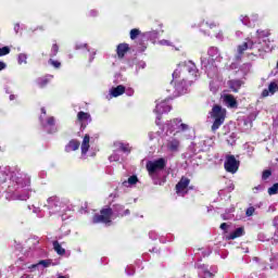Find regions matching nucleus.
Here are the masks:
<instances>
[{"instance_id": "obj_1", "label": "nucleus", "mask_w": 278, "mask_h": 278, "mask_svg": "<svg viewBox=\"0 0 278 278\" xmlns=\"http://www.w3.org/2000/svg\"><path fill=\"white\" fill-rule=\"evenodd\" d=\"M11 182L16 186V188H13L12 185L8 187V192H13L11 195L12 201H27L31 194L36 193V190L29 188L31 186V178L27 174L12 176Z\"/></svg>"}, {"instance_id": "obj_2", "label": "nucleus", "mask_w": 278, "mask_h": 278, "mask_svg": "<svg viewBox=\"0 0 278 278\" xmlns=\"http://www.w3.org/2000/svg\"><path fill=\"white\" fill-rule=\"evenodd\" d=\"M125 206L121 204L113 205V208L108 206L100 211V215L96 214L92 218V223L94 225L99 223H103L104 225H108V223H112V216H129L130 212L129 208L125 210Z\"/></svg>"}, {"instance_id": "obj_3", "label": "nucleus", "mask_w": 278, "mask_h": 278, "mask_svg": "<svg viewBox=\"0 0 278 278\" xmlns=\"http://www.w3.org/2000/svg\"><path fill=\"white\" fill-rule=\"evenodd\" d=\"M208 59L207 58H201V66L202 70L205 71L207 77H216L218 74V67L214 62H220V51H218V48L211 47L207 51Z\"/></svg>"}, {"instance_id": "obj_4", "label": "nucleus", "mask_w": 278, "mask_h": 278, "mask_svg": "<svg viewBox=\"0 0 278 278\" xmlns=\"http://www.w3.org/2000/svg\"><path fill=\"white\" fill-rule=\"evenodd\" d=\"M146 168L155 186L166 184V178L160 177V173L166 168V159L161 157L154 161H148Z\"/></svg>"}, {"instance_id": "obj_5", "label": "nucleus", "mask_w": 278, "mask_h": 278, "mask_svg": "<svg viewBox=\"0 0 278 278\" xmlns=\"http://www.w3.org/2000/svg\"><path fill=\"white\" fill-rule=\"evenodd\" d=\"M225 118H227V110L215 104L208 113V121L212 123L211 131H213V134H216L225 124Z\"/></svg>"}, {"instance_id": "obj_6", "label": "nucleus", "mask_w": 278, "mask_h": 278, "mask_svg": "<svg viewBox=\"0 0 278 278\" xmlns=\"http://www.w3.org/2000/svg\"><path fill=\"white\" fill-rule=\"evenodd\" d=\"M47 203V207L48 210H50V214L66 212V210L68 208V200H61L56 195L48 198Z\"/></svg>"}, {"instance_id": "obj_7", "label": "nucleus", "mask_w": 278, "mask_h": 278, "mask_svg": "<svg viewBox=\"0 0 278 278\" xmlns=\"http://www.w3.org/2000/svg\"><path fill=\"white\" fill-rule=\"evenodd\" d=\"M181 75V70L177 68L174 71L172 74L173 80H172V86H174V91L173 94L174 97H179V94H186L188 92V84H186V80H177L179 79V76Z\"/></svg>"}, {"instance_id": "obj_8", "label": "nucleus", "mask_w": 278, "mask_h": 278, "mask_svg": "<svg viewBox=\"0 0 278 278\" xmlns=\"http://www.w3.org/2000/svg\"><path fill=\"white\" fill-rule=\"evenodd\" d=\"M188 129H190V126L181 123V118H174L163 126V131H165L166 136H168V134H173L174 131L177 134H179V131H188Z\"/></svg>"}, {"instance_id": "obj_9", "label": "nucleus", "mask_w": 278, "mask_h": 278, "mask_svg": "<svg viewBox=\"0 0 278 278\" xmlns=\"http://www.w3.org/2000/svg\"><path fill=\"white\" fill-rule=\"evenodd\" d=\"M168 99H165L161 102H156V106L154 109V114H156V125H160V121H162V114H166L173 110L170 104H168Z\"/></svg>"}, {"instance_id": "obj_10", "label": "nucleus", "mask_w": 278, "mask_h": 278, "mask_svg": "<svg viewBox=\"0 0 278 278\" xmlns=\"http://www.w3.org/2000/svg\"><path fill=\"white\" fill-rule=\"evenodd\" d=\"M198 270H199V277L200 278H214V275L218 271V267L212 266L208 268L207 265H201L195 264Z\"/></svg>"}, {"instance_id": "obj_11", "label": "nucleus", "mask_w": 278, "mask_h": 278, "mask_svg": "<svg viewBox=\"0 0 278 278\" xmlns=\"http://www.w3.org/2000/svg\"><path fill=\"white\" fill-rule=\"evenodd\" d=\"M224 168L227 173L235 175V173H238V169L240 168V161L236 160V156L233 155H227Z\"/></svg>"}, {"instance_id": "obj_12", "label": "nucleus", "mask_w": 278, "mask_h": 278, "mask_svg": "<svg viewBox=\"0 0 278 278\" xmlns=\"http://www.w3.org/2000/svg\"><path fill=\"white\" fill-rule=\"evenodd\" d=\"M41 127L47 131L48 134H55L58 131V128H55V117L50 116L45 119L42 115L39 117Z\"/></svg>"}, {"instance_id": "obj_13", "label": "nucleus", "mask_w": 278, "mask_h": 278, "mask_svg": "<svg viewBox=\"0 0 278 278\" xmlns=\"http://www.w3.org/2000/svg\"><path fill=\"white\" fill-rule=\"evenodd\" d=\"M188 186H190V180L186 177H182L176 185L177 194L180 197H186V194H188Z\"/></svg>"}, {"instance_id": "obj_14", "label": "nucleus", "mask_w": 278, "mask_h": 278, "mask_svg": "<svg viewBox=\"0 0 278 278\" xmlns=\"http://www.w3.org/2000/svg\"><path fill=\"white\" fill-rule=\"evenodd\" d=\"M77 118L80 123V129H86V127H88V124L92 123V116H90V113H86L84 111L78 112Z\"/></svg>"}, {"instance_id": "obj_15", "label": "nucleus", "mask_w": 278, "mask_h": 278, "mask_svg": "<svg viewBox=\"0 0 278 278\" xmlns=\"http://www.w3.org/2000/svg\"><path fill=\"white\" fill-rule=\"evenodd\" d=\"M179 66H181L184 71H187L189 75H192V77H197V75H199V70L197 68V65L192 61H186Z\"/></svg>"}, {"instance_id": "obj_16", "label": "nucleus", "mask_w": 278, "mask_h": 278, "mask_svg": "<svg viewBox=\"0 0 278 278\" xmlns=\"http://www.w3.org/2000/svg\"><path fill=\"white\" fill-rule=\"evenodd\" d=\"M179 139L169 138L166 143L167 151H170L172 153L179 151Z\"/></svg>"}, {"instance_id": "obj_17", "label": "nucleus", "mask_w": 278, "mask_h": 278, "mask_svg": "<svg viewBox=\"0 0 278 278\" xmlns=\"http://www.w3.org/2000/svg\"><path fill=\"white\" fill-rule=\"evenodd\" d=\"M224 103L227 108L237 109L238 108V101L236 98L231 94H226L224 97Z\"/></svg>"}, {"instance_id": "obj_18", "label": "nucleus", "mask_w": 278, "mask_h": 278, "mask_svg": "<svg viewBox=\"0 0 278 278\" xmlns=\"http://www.w3.org/2000/svg\"><path fill=\"white\" fill-rule=\"evenodd\" d=\"M255 45H257V41L248 40L247 42L238 47V53L242 55V53H244L247 49H255Z\"/></svg>"}, {"instance_id": "obj_19", "label": "nucleus", "mask_w": 278, "mask_h": 278, "mask_svg": "<svg viewBox=\"0 0 278 278\" xmlns=\"http://www.w3.org/2000/svg\"><path fill=\"white\" fill-rule=\"evenodd\" d=\"M275 92H278V85L277 83L273 81L268 85V89L263 90L262 96L268 97V94H275Z\"/></svg>"}, {"instance_id": "obj_20", "label": "nucleus", "mask_w": 278, "mask_h": 278, "mask_svg": "<svg viewBox=\"0 0 278 278\" xmlns=\"http://www.w3.org/2000/svg\"><path fill=\"white\" fill-rule=\"evenodd\" d=\"M198 144L202 151H207V149H210V147H212L214 144V139L205 138V139L200 140V142Z\"/></svg>"}, {"instance_id": "obj_21", "label": "nucleus", "mask_w": 278, "mask_h": 278, "mask_svg": "<svg viewBox=\"0 0 278 278\" xmlns=\"http://www.w3.org/2000/svg\"><path fill=\"white\" fill-rule=\"evenodd\" d=\"M80 149H81L83 155H86V153H88V151L90 149V135L84 136Z\"/></svg>"}, {"instance_id": "obj_22", "label": "nucleus", "mask_w": 278, "mask_h": 278, "mask_svg": "<svg viewBox=\"0 0 278 278\" xmlns=\"http://www.w3.org/2000/svg\"><path fill=\"white\" fill-rule=\"evenodd\" d=\"M211 79H215V80H212L210 83V90L211 92L216 94V92H218V88H220V80L218 79V74L214 77H211Z\"/></svg>"}, {"instance_id": "obj_23", "label": "nucleus", "mask_w": 278, "mask_h": 278, "mask_svg": "<svg viewBox=\"0 0 278 278\" xmlns=\"http://www.w3.org/2000/svg\"><path fill=\"white\" fill-rule=\"evenodd\" d=\"M121 94H125V86L123 85H118L110 90V99H112V97H121Z\"/></svg>"}, {"instance_id": "obj_24", "label": "nucleus", "mask_w": 278, "mask_h": 278, "mask_svg": "<svg viewBox=\"0 0 278 278\" xmlns=\"http://www.w3.org/2000/svg\"><path fill=\"white\" fill-rule=\"evenodd\" d=\"M115 149L117 151H122L123 153H131V148L129 147V143H123L121 141H116L114 143Z\"/></svg>"}, {"instance_id": "obj_25", "label": "nucleus", "mask_w": 278, "mask_h": 278, "mask_svg": "<svg viewBox=\"0 0 278 278\" xmlns=\"http://www.w3.org/2000/svg\"><path fill=\"white\" fill-rule=\"evenodd\" d=\"M12 178V172L10 167H5L3 170L0 172V184H5L8 179Z\"/></svg>"}, {"instance_id": "obj_26", "label": "nucleus", "mask_w": 278, "mask_h": 278, "mask_svg": "<svg viewBox=\"0 0 278 278\" xmlns=\"http://www.w3.org/2000/svg\"><path fill=\"white\" fill-rule=\"evenodd\" d=\"M117 55L118 58H125V54L129 51V45L127 43H119L117 46Z\"/></svg>"}, {"instance_id": "obj_27", "label": "nucleus", "mask_w": 278, "mask_h": 278, "mask_svg": "<svg viewBox=\"0 0 278 278\" xmlns=\"http://www.w3.org/2000/svg\"><path fill=\"white\" fill-rule=\"evenodd\" d=\"M79 146H80L79 141H77V140H71V141L68 142V144L65 147V151H66L67 153H71V151H77V149H79Z\"/></svg>"}, {"instance_id": "obj_28", "label": "nucleus", "mask_w": 278, "mask_h": 278, "mask_svg": "<svg viewBox=\"0 0 278 278\" xmlns=\"http://www.w3.org/2000/svg\"><path fill=\"white\" fill-rule=\"evenodd\" d=\"M236 212V206H230L226 210L225 214H222L223 220H231L233 218V213Z\"/></svg>"}, {"instance_id": "obj_29", "label": "nucleus", "mask_w": 278, "mask_h": 278, "mask_svg": "<svg viewBox=\"0 0 278 278\" xmlns=\"http://www.w3.org/2000/svg\"><path fill=\"white\" fill-rule=\"evenodd\" d=\"M241 236H244V228L242 227L237 228L233 232H231L228 240H236V238H241Z\"/></svg>"}, {"instance_id": "obj_30", "label": "nucleus", "mask_w": 278, "mask_h": 278, "mask_svg": "<svg viewBox=\"0 0 278 278\" xmlns=\"http://www.w3.org/2000/svg\"><path fill=\"white\" fill-rule=\"evenodd\" d=\"M40 266H42L43 268H49V266H51V261H47V260L40 261L37 264H33L29 268L30 270H34L36 268H40Z\"/></svg>"}, {"instance_id": "obj_31", "label": "nucleus", "mask_w": 278, "mask_h": 278, "mask_svg": "<svg viewBox=\"0 0 278 278\" xmlns=\"http://www.w3.org/2000/svg\"><path fill=\"white\" fill-rule=\"evenodd\" d=\"M229 87L233 92H238L242 88V80H230Z\"/></svg>"}, {"instance_id": "obj_32", "label": "nucleus", "mask_w": 278, "mask_h": 278, "mask_svg": "<svg viewBox=\"0 0 278 278\" xmlns=\"http://www.w3.org/2000/svg\"><path fill=\"white\" fill-rule=\"evenodd\" d=\"M50 79H53V76L48 75L46 77L38 78L37 85L39 86V88H45V86H47V84H49Z\"/></svg>"}, {"instance_id": "obj_33", "label": "nucleus", "mask_w": 278, "mask_h": 278, "mask_svg": "<svg viewBox=\"0 0 278 278\" xmlns=\"http://www.w3.org/2000/svg\"><path fill=\"white\" fill-rule=\"evenodd\" d=\"M160 36V33L157 30L147 31L143 34V38H147L148 40H157Z\"/></svg>"}, {"instance_id": "obj_34", "label": "nucleus", "mask_w": 278, "mask_h": 278, "mask_svg": "<svg viewBox=\"0 0 278 278\" xmlns=\"http://www.w3.org/2000/svg\"><path fill=\"white\" fill-rule=\"evenodd\" d=\"M137 181H138V176L132 175V176H130V177L128 178V180H125V181L123 182V186H124L125 188H129V186H136Z\"/></svg>"}, {"instance_id": "obj_35", "label": "nucleus", "mask_w": 278, "mask_h": 278, "mask_svg": "<svg viewBox=\"0 0 278 278\" xmlns=\"http://www.w3.org/2000/svg\"><path fill=\"white\" fill-rule=\"evenodd\" d=\"M52 244H53V249H54L55 253H58V255H64L66 253V250L64 248H62L60 242L53 241Z\"/></svg>"}, {"instance_id": "obj_36", "label": "nucleus", "mask_w": 278, "mask_h": 278, "mask_svg": "<svg viewBox=\"0 0 278 278\" xmlns=\"http://www.w3.org/2000/svg\"><path fill=\"white\" fill-rule=\"evenodd\" d=\"M109 160L110 162H118V160H121V150H118V148H115L113 154L110 155Z\"/></svg>"}, {"instance_id": "obj_37", "label": "nucleus", "mask_w": 278, "mask_h": 278, "mask_svg": "<svg viewBox=\"0 0 278 278\" xmlns=\"http://www.w3.org/2000/svg\"><path fill=\"white\" fill-rule=\"evenodd\" d=\"M17 64H27V54L20 53L17 55Z\"/></svg>"}, {"instance_id": "obj_38", "label": "nucleus", "mask_w": 278, "mask_h": 278, "mask_svg": "<svg viewBox=\"0 0 278 278\" xmlns=\"http://www.w3.org/2000/svg\"><path fill=\"white\" fill-rule=\"evenodd\" d=\"M60 51V47H58V43H54L52 46L51 52H50V58H55L58 55V52Z\"/></svg>"}, {"instance_id": "obj_39", "label": "nucleus", "mask_w": 278, "mask_h": 278, "mask_svg": "<svg viewBox=\"0 0 278 278\" xmlns=\"http://www.w3.org/2000/svg\"><path fill=\"white\" fill-rule=\"evenodd\" d=\"M138 36H140V29L134 28L130 30V39L131 40H136V38H138Z\"/></svg>"}, {"instance_id": "obj_40", "label": "nucleus", "mask_w": 278, "mask_h": 278, "mask_svg": "<svg viewBox=\"0 0 278 278\" xmlns=\"http://www.w3.org/2000/svg\"><path fill=\"white\" fill-rule=\"evenodd\" d=\"M10 53V47L5 46L0 48V58H3V55H9Z\"/></svg>"}, {"instance_id": "obj_41", "label": "nucleus", "mask_w": 278, "mask_h": 278, "mask_svg": "<svg viewBox=\"0 0 278 278\" xmlns=\"http://www.w3.org/2000/svg\"><path fill=\"white\" fill-rule=\"evenodd\" d=\"M278 192V184L273 185L269 189H268V194L273 195V194H277Z\"/></svg>"}, {"instance_id": "obj_42", "label": "nucleus", "mask_w": 278, "mask_h": 278, "mask_svg": "<svg viewBox=\"0 0 278 278\" xmlns=\"http://www.w3.org/2000/svg\"><path fill=\"white\" fill-rule=\"evenodd\" d=\"M241 23L248 25V27H253V23H251V20H249L248 16L241 17Z\"/></svg>"}, {"instance_id": "obj_43", "label": "nucleus", "mask_w": 278, "mask_h": 278, "mask_svg": "<svg viewBox=\"0 0 278 278\" xmlns=\"http://www.w3.org/2000/svg\"><path fill=\"white\" fill-rule=\"evenodd\" d=\"M49 64H51V66H53L54 68H60V66H62V63H60V61H55L53 59H50Z\"/></svg>"}, {"instance_id": "obj_44", "label": "nucleus", "mask_w": 278, "mask_h": 278, "mask_svg": "<svg viewBox=\"0 0 278 278\" xmlns=\"http://www.w3.org/2000/svg\"><path fill=\"white\" fill-rule=\"evenodd\" d=\"M258 38H268V30H257Z\"/></svg>"}, {"instance_id": "obj_45", "label": "nucleus", "mask_w": 278, "mask_h": 278, "mask_svg": "<svg viewBox=\"0 0 278 278\" xmlns=\"http://www.w3.org/2000/svg\"><path fill=\"white\" fill-rule=\"evenodd\" d=\"M159 45H161L162 47H172L173 46V43L166 39L160 40Z\"/></svg>"}, {"instance_id": "obj_46", "label": "nucleus", "mask_w": 278, "mask_h": 278, "mask_svg": "<svg viewBox=\"0 0 278 278\" xmlns=\"http://www.w3.org/2000/svg\"><path fill=\"white\" fill-rule=\"evenodd\" d=\"M134 273H136V269L134 268L132 265H129V266L126 267V274H127L128 276L134 275Z\"/></svg>"}, {"instance_id": "obj_47", "label": "nucleus", "mask_w": 278, "mask_h": 278, "mask_svg": "<svg viewBox=\"0 0 278 278\" xmlns=\"http://www.w3.org/2000/svg\"><path fill=\"white\" fill-rule=\"evenodd\" d=\"M253 214H255V207H248V210L245 211V216H252Z\"/></svg>"}, {"instance_id": "obj_48", "label": "nucleus", "mask_w": 278, "mask_h": 278, "mask_svg": "<svg viewBox=\"0 0 278 278\" xmlns=\"http://www.w3.org/2000/svg\"><path fill=\"white\" fill-rule=\"evenodd\" d=\"M34 213L37 214L38 218L45 217V213H42V211H40V208H35Z\"/></svg>"}, {"instance_id": "obj_49", "label": "nucleus", "mask_w": 278, "mask_h": 278, "mask_svg": "<svg viewBox=\"0 0 278 278\" xmlns=\"http://www.w3.org/2000/svg\"><path fill=\"white\" fill-rule=\"evenodd\" d=\"M149 238H150V240H157V232L150 231L149 232Z\"/></svg>"}, {"instance_id": "obj_50", "label": "nucleus", "mask_w": 278, "mask_h": 278, "mask_svg": "<svg viewBox=\"0 0 278 278\" xmlns=\"http://www.w3.org/2000/svg\"><path fill=\"white\" fill-rule=\"evenodd\" d=\"M270 175H271L270 170L267 169V170L263 172L262 178L268 179V177H270Z\"/></svg>"}, {"instance_id": "obj_51", "label": "nucleus", "mask_w": 278, "mask_h": 278, "mask_svg": "<svg viewBox=\"0 0 278 278\" xmlns=\"http://www.w3.org/2000/svg\"><path fill=\"white\" fill-rule=\"evenodd\" d=\"M215 38H216L217 40L223 41L224 38H225V37L223 36V31L217 33L216 36H215Z\"/></svg>"}, {"instance_id": "obj_52", "label": "nucleus", "mask_w": 278, "mask_h": 278, "mask_svg": "<svg viewBox=\"0 0 278 278\" xmlns=\"http://www.w3.org/2000/svg\"><path fill=\"white\" fill-rule=\"evenodd\" d=\"M229 227V225H227V223H223L219 228L223 230V231H227V228Z\"/></svg>"}, {"instance_id": "obj_53", "label": "nucleus", "mask_w": 278, "mask_h": 278, "mask_svg": "<svg viewBox=\"0 0 278 278\" xmlns=\"http://www.w3.org/2000/svg\"><path fill=\"white\" fill-rule=\"evenodd\" d=\"M84 47H88V45H87V43H84V45H81V43H76L75 49H76V50H78V49H84Z\"/></svg>"}, {"instance_id": "obj_54", "label": "nucleus", "mask_w": 278, "mask_h": 278, "mask_svg": "<svg viewBox=\"0 0 278 278\" xmlns=\"http://www.w3.org/2000/svg\"><path fill=\"white\" fill-rule=\"evenodd\" d=\"M125 92H126V94L128 97H132L134 96V89H127Z\"/></svg>"}, {"instance_id": "obj_55", "label": "nucleus", "mask_w": 278, "mask_h": 278, "mask_svg": "<svg viewBox=\"0 0 278 278\" xmlns=\"http://www.w3.org/2000/svg\"><path fill=\"white\" fill-rule=\"evenodd\" d=\"M18 29H21V24H15L14 26L15 34H18Z\"/></svg>"}, {"instance_id": "obj_56", "label": "nucleus", "mask_w": 278, "mask_h": 278, "mask_svg": "<svg viewBox=\"0 0 278 278\" xmlns=\"http://www.w3.org/2000/svg\"><path fill=\"white\" fill-rule=\"evenodd\" d=\"M5 63L3 61H0V71L5 70Z\"/></svg>"}, {"instance_id": "obj_57", "label": "nucleus", "mask_w": 278, "mask_h": 278, "mask_svg": "<svg viewBox=\"0 0 278 278\" xmlns=\"http://www.w3.org/2000/svg\"><path fill=\"white\" fill-rule=\"evenodd\" d=\"M205 25H207L210 27V29H214V27H216V24H214V23L208 24L206 22Z\"/></svg>"}, {"instance_id": "obj_58", "label": "nucleus", "mask_w": 278, "mask_h": 278, "mask_svg": "<svg viewBox=\"0 0 278 278\" xmlns=\"http://www.w3.org/2000/svg\"><path fill=\"white\" fill-rule=\"evenodd\" d=\"M274 227H278V216H276L273 220Z\"/></svg>"}, {"instance_id": "obj_59", "label": "nucleus", "mask_w": 278, "mask_h": 278, "mask_svg": "<svg viewBox=\"0 0 278 278\" xmlns=\"http://www.w3.org/2000/svg\"><path fill=\"white\" fill-rule=\"evenodd\" d=\"M155 138V132H149V139L153 140Z\"/></svg>"}, {"instance_id": "obj_60", "label": "nucleus", "mask_w": 278, "mask_h": 278, "mask_svg": "<svg viewBox=\"0 0 278 278\" xmlns=\"http://www.w3.org/2000/svg\"><path fill=\"white\" fill-rule=\"evenodd\" d=\"M90 16H97V11L96 10H91L90 11Z\"/></svg>"}, {"instance_id": "obj_61", "label": "nucleus", "mask_w": 278, "mask_h": 278, "mask_svg": "<svg viewBox=\"0 0 278 278\" xmlns=\"http://www.w3.org/2000/svg\"><path fill=\"white\" fill-rule=\"evenodd\" d=\"M94 55H97V52H93V53L90 55V62H92V60H94Z\"/></svg>"}, {"instance_id": "obj_62", "label": "nucleus", "mask_w": 278, "mask_h": 278, "mask_svg": "<svg viewBox=\"0 0 278 278\" xmlns=\"http://www.w3.org/2000/svg\"><path fill=\"white\" fill-rule=\"evenodd\" d=\"M144 66H147V64L143 63V62L139 64V67H140V68H144Z\"/></svg>"}, {"instance_id": "obj_63", "label": "nucleus", "mask_w": 278, "mask_h": 278, "mask_svg": "<svg viewBox=\"0 0 278 278\" xmlns=\"http://www.w3.org/2000/svg\"><path fill=\"white\" fill-rule=\"evenodd\" d=\"M263 49H264V51H270L271 50L270 46H267L266 48H263Z\"/></svg>"}, {"instance_id": "obj_64", "label": "nucleus", "mask_w": 278, "mask_h": 278, "mask_svg": "<svg viewBox=\"0 0 278 278\" xmlns=\"http://www.w3.org/2000/svg\"><path fill=\"white\" fill-rule=\"evenodd\" d=\"M249 278H257V275L252 274V275L249 276Z\"/></svg>"}]
</instances>
